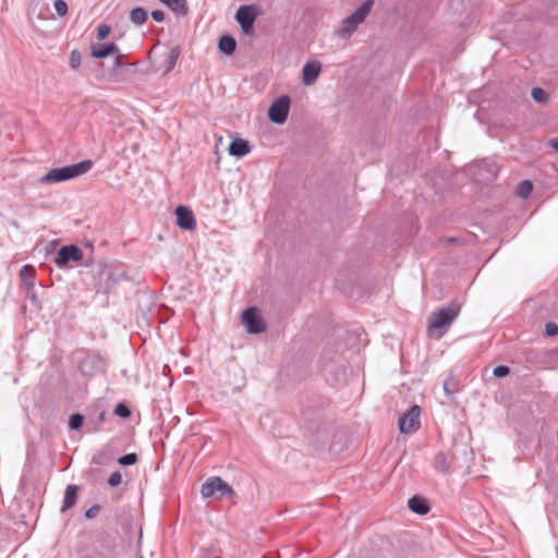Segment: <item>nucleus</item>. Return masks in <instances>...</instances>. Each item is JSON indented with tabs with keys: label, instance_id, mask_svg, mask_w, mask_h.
Wrapping results in <instances>:
<instances>
[{
	"label": "nucleus",
	"instance_id": "obj_21",
	"mask_svg": "<svg viewBox=\"0 0 558 558\" xmlns=\"http://www.w3.org/2000/svg\"><path fill=\"white\" fill-rule=\"evenodd\" d=\"M35 275L36 270L32 265H25L20 270L21 279L29 287L34 288L35 286Z\"/></svg>",
	"mask_w": 558,
	"mask_h": 558
},
{
	"label": "nucleus",
	"instance_id": "obj_32",
	"mask_svg": "<svg viewBox=\"0 0 558 558\" xmlns=\"http://www.w3.org/2000/svg\"><path fill=\"white\" fill-rule=\"evenodd\" d=\"M111 32V26L107 24H100L97 27V39L99 41L105 40Z\"/></svg>",
	"mask_w": 558,
	"mask_h": 558
},
{
	"label": "nucleus",
	"instance_id": "obj_24",
	"mask_svg": "<svg viewBox=\"0 0 558 558\" xmlns=\"http://www.w3.org/2000/svg\"><path fill=\"white\" fill-rule=\"evenodd\" d=\"M449 466L450 464L448 462L447 456L444 452H438L435 456V468L438 471L445 472L449 470Z\"/></svg>",
	"mask_w": 558,
	"mask_h": 558
},
{
	"label": "nucleus",
	"instance_id": "obj_30",
	"mask_svg": "<svg viewBox=\"0 0 558 558\" xmlns=\"http://www.w3.org/2000/svg\"><path fill=\"white\" fill-rule=\"evenodd\" d=\"M53 7H54V10H56V13L59 16L62 17V16L66 15L69 7H68V3L64 0H56L53 2Z\"/></svg>",
	"mask_w": 558,
	"mask_h": 558
},
{
	"label": "nucleus",
	"instance_id": "obj_29",
	"mask_svg": "<svg viewBox=\"0 0 558 558\" xmlns=\"http://www.w3.org/2000/svg\"><path fill=\"white\" fill-rule=\"evenodd\" d=\"M81 61H82L81 52L78 50H72L70 53V60H69L71 69H73V70L78 69L81 65Z\"/></svg>",
	"mask_w": 558,
	"mask_h": 558
},
{
	"label": "nucleus",
	"instance_id": "obj_7",
	"mask_svg": "<svg viewBox=\"0 0 558 558\" xmlns=\"http://www.w3.org/2000/svg\"><path fill=\"white\" fill-rule=\"evenodd\" d=\"M259 11L256 5H241L236 13L235 20L240 24L242 31L246 35H252L254 31V23Z\"/></svg>",
	"mask_w": 558,
	"mask_h": 558
},
{
	"label": "nucleus",
	"instance_id": "obj_16",
	"mask_svg": "<svg viewBox=\"0 0 558 558\" xmlns=\"http://www.w3.org/2000/svg\"><path fill=\"white\" fill-rule=\"evenodd\" d=\"M28 16L36 15L38 20H47L50 15V8L48 3H40L39 1H32L27 9Z\"/></svg>",
	"mask_w": 558,
	"mask_h": 558
},
{
	"label": "nucleus",
	"instance_id": "obj_39",
	"mask_svg": "<svg viewBox=\"0 0 558 558\" xmlns=\"http://www.w3.org/2000/svg\"><path fill=\"white\" fill-rule=\"evenodd\" d=\"M444 391H445V393H446L447 396H451V393H452V392L449 390V388H448V384H447V383H445V384H444Z\"/></svg>",
	"mask_w": 558,
	"mask_h": 558
},
{
	"label": "nucleus",
	"instance_id": "obj_6",
	"mask_svg": "<svg viewBox=\"0 0 558 558\" xmlns=\"http://www.w3.org/2000/svg\"><path fill=\"white\" fill-rule=\"evenodd\" d=\"M216 493L220 497L232 496L234 494L233 488L219 476L208 477L201 487V494L204 498H210Z\"/></svg>",
	"mask_w": 558,
	"mask_h": 558
},
{
	"label": "nucleus",
	"instance_id": "obj_22",
	"mask_svg": "<svg viewBox=\"0 0 558 558\" xmlns=\"http://www.w3.org/2000/svg\"><path fill=\"white\" fill-rule=\"evenodd\" d=\"M179 56H180V50L178 47L172 48L168 52L166 60H165L166 66H165V71H163L166 74L173 70V68L175 66L177 61L179 59Z\"/></svg>",
	"mask_w": 558,
	"mask_h": 558
},
{
	"label": "nucleus",
	"instance_id": "obj_8",
	"mask_svg": "<svg viewBox=\"0 0 558 558\" xmlns=\"http://www.w3.org/2000/svg\"><path fill=\"white\" fill-rule=\"evenodd\" d=\"M242 322L248 333L258 335L266 330V324L257 307H248L242 313Z\"/></svg>",
	"mask_w": 558,
	"mask_h": 558
},
{
	"label": "nucleus",
	"instance_id": "obj_5",
	"mask_svg": "<svg viewBox=\"0 0 558 558\" xmlns=\"http://www.w3.org/2000/svg\"><path fill=\"white\" fill-rule=\"evenodd\" d=\"M93 556L100 558L112 557L116 549L114 537L107 532H98L95 534L90 544Z\"/></svg>",
	"mask_w": 558,
	"mask_h": 558
},
{
	"label": "nucleus",
	"instance_id": "obj_40",
	"mask_svg": "<svg viewBox=\"0 0 558 558\" xmlns=\"http://www.w3.org/2000/svg\"><path fill=\"white\" fill-rule=\"evenodd\" d=\"M90 359L93 360V362H98V363L101 362V359L98 355H93V356H90Z\"/></svg>",
	"mask_w": 558,
	"mask_h": 558
},
{
	"label": "nucleus",
	"instance_id": "obj_27",
	"mask_svg": "<svg viewBox=\"0 0 558 558\" xmlns=\"http://www.w3.org/2000/svg\"><path fill=\"white\" fill-rule=\"evenodd\" d=\"M84 423V416L80 413H74L69 418V427L70 429L77 430L82 427Z\"/></svg>",
	"mask_w": 558,
	"mask_h": 558
},
{
	"label": "nucleus",
	"instance_id": "obj_12",
	"mask_svg": "<svg viewBox=\"0 0 558 558\" xmlns=\"http://www.w3.org/2000/svg\"><path fill=\"white\" fill-rule=\"evenodd\" d=\"M118 54L116 58V64L120 63V49L117 44L108 43L98 46H92V57L95 59H105L110 54Z\"/></svg>",
	"mask_w": 558,
	"mask_h": 558
},
{
	"label": "nucleus",
	"instance_id": "obj_18",
	"mask_svg": "<svg viewBox=\"0 0 558 558\" xmlns=\"http://www.w3.org/2000/svg\"><path fill=\"white\" fill-rule=\"evenodd\" d=\"M159 2L166 5L175 14L185 16L189 13V5L186 0H159Z\"/></svg>",
	"mask_w": 558,
	"mask_h": 558
},
{
	"label": "nucleus",
	"instance_id": "obj_25",
	"mask_svg": "<svg viewBox=\"0 0 558 558\" xmlns=\"http://www.w3.org/2000/svg\"><path fill=\"white\" fill-rule=\"evenodd\" d=\"M531 95H532V98H533L536 102H538V104H545V102H547V101H548V99H549V96H548L547 92H546V90H544V89H543V88H541V87H534V88L532 89Z\"/></svg>",
	"mask_w": 558,
	"mask_h": 558
},
{
	"label": "nucleus",
	"instance_id": "obj_20",
	"mask_svg": "<svg viewBox=\"0 0 558 558\" xmlns=\"http://www.w3.org/2000/svg\"><path fill=\"white\" fill-rule=\"evenodd\" d=\"M147 19H148L147 11L142 7L134 8L130 12V20L136 26L143 25L147 21Z\"/></svg>",
	"mask_w": 558,
	"mask_h": 558
},
{
	"label": "nucleus",
	"instance_id": "obj_3",
	"mask_svg": "<svg viewBox=\"0 0 558 558\" xmlns=\"http://www.w3.org/2000/svg\"><path fill=\"white\" fill-rule=\"evenodd\" d=\"M461 306L457 302H451L448 306L433 312L428 318V326L435 329L448 327L459 315Z\"/></svg>",
	"mask_w": 558,
	"mask_h": 558
},
{
	"label": "nucleus",
	"instance_id": "obj_34",
	"mask_svg": "<svg viewBox=\"0 0 558 558\" xmlns=\"http://www.w3.org/2000/svg\"><path fill=\"white\" fill-rule=\"evenodd\" d=\"M122 483V475L120 473V471H116L113 472L109 478H108V484L111 486V487H117L119 486L120 484Z\"/></svg>",
	"mask_w": 558,
	"mask_h": 558
},
{
	"label": "nucleus",
	"instance_id": "obj_19",
	"mask_svg": "<svg viewBox=\"0 0 558 558\" xmlns=\"http://www.w3.org/2000/svg\"><path fill=\"white\" fill-rule=\"evenodd\" d=\"M218 49L220 52L231 56L236 49V41L231 35H222L218 40Z\"/></svg>",
	"mask_w": 558,
	"mask_h": 558
},
{
	"label": "nucleus",
	"instance_id": "obj_2",
	"mask_svg": "<svg viewBox=\"0 0 558 558\" xmlns=\"http://www.w3.org/2000/svg\"><path fill=\"white\" fill-rule=\"evenodd\" d=\"M373 5L374 0H366L354 12L344 17L337 31L338 36L342 39L351 37V35L357 29L359 25L368 16Z\"/></svg>",
	"mask_w": 558,
	"mask_h": 558
},
{
	"label": "nucleus",
	"instance_id": "obj_10",
	"mask_svg": "<svg viewBox=\"0 0 558 558\" xmlns=\"http://www.w3.org/2000/svg\"><path fill=\"white\" fill-rule=\"evenodd\" d=\"M421 408L413 405L399 420V430L404 434L416 432L420 426Z\"/></svg>",
	"mask_w": 558,
	"mask_h": 558
},
{
	"label": "nucleus",
	"instance_id": "obj_13",
	"mask_svg": "<svg viewBox=\"0 0 558 558\" xmlns=\"http://www.w3.org/2000/svg\"><path fill=\"white\" fill-rule=\"evenodd\" d=\"M322 71V64L317 60L307 61L302 69V83L312 85L316 82Z\"/></svg>",
	"mask_w": 558,
	"mask_h": 558
},
{
	"label": "nucleus",
	"instance_id": "obj_17",
	"mask_svg": "<svg viewBox=\"0 0 558 558\" xmlns=\"http://www.w3.org/2000/svg\"><path fill=\"white\" fill-rule=\"evenodd\" d=\"M77 492H78L77 485L70 484L66 486L65 492H64L62 508H61L62 511L71 509L72 507L75 506L76 500H77Z\"/></svg>",
	"mask_w": 558,
	"mask_h": 558
},
{
	"label": "nucleus",
	"instance_id": "obj_4",
	"mask_svg": "<svg viewBox=\"0 0 558 558\" xmlns=\"http://www.w3.org/2000/svg\"><path fill=\"white\" fill-rule=\"evenodd\" d=\"M84 252L75 244L62 246L56 254L53 262L60 269L72 268L73 263H78L83 259Z\"/></svg>",
	"mask_w": 558,
	"mask_h": 558
},
{
	"label": "nucleus",
	"instance_id": "obj_31",
	"mask_svg": "<svg viewBox=\"0 0 558 558\" xmlns=\"http://www.w3.org/2000/svg\"><path fill=\"white\" fill-rule=\"evenodd\" d=\"M114 283H116L114 276L111 271H109L106 281L100 284V289L105 293H109L111 291V289L113 288Z\"/></svg>",
	"mask_w": 558,
	"mask_h": 558
},
{
	"label": "nucleus",
	"instance_id": "obj_11",
	"mask_svg": "<svg viewBox=\"0 0 558 558\" xmlns=\"http://www.w3.org/2000/svg\"><path fill=\"white\" fill-rule=\"evenodd\" d=\"M177 225L183 230H193L196 227V221L193 211L183 205L175 209Z\"/></svg>",
	"mask_w": 558,
	"mask_h": 558
},
{
	"label": "nucleus",
	"instance_id": "obj_15",
	"mask_svg": "<svg viewBox=\"0 0 558 558\" xmlns=\"http://www.w3.org/2000/svg\"><path fill=\"white\" fill-rule=\"evenodd\" d=\"M250 150V143L243 138L235 137L229 145V154L238 158L244 157Z\"/></svg>",
	"mask_w": 558,
	"mask_h": 558
},
{
	"label": "nucleus",
	"instance_id": "obj_28",
	"mask_svg": "<svg viewBox=\"0 0 558 558\" xmlns=\"http://www.w3.org/2000/svg\"><path fill=\"white\" fill-rule=\"evenodd\" d=\"M113 413L121 418H128L131 416V410L125 403H118Z\"/></svg>",
	"mask_w": 558,
	"mask_h": 558
},
{
	"label": "nucleus",
	"instance_id": "obj_14",
	"mask_svg": "<svg viewBox=\"0 0 558 558\" xmlns=\"http://www.w3.org/2000/svg\"><path fill=\"white\" fill-rule=\"evenodd\" d=\"M408 507L412 512L420 515H425L430 511L428 501L418 495H415L408 500Z\"/></svg>",
	"mask_w": 558,
	"mask_h": 558
},
{
	"label": "nucleus",
	"instance_id": "obj_36",
	"mask_svg": "<svg viewBox=\"0 0 558 558\" xmlns=\"http://www.w3.org/2000/svg\"><path fill=\"white\" fill-rule=\"evenodd\" d=\"M545 333L548 337H554L558 335V325L556 323H547L545 325Z\"/></svg>",
	"mask_w": 558,
	"mask_h": 558
},
{
	"label": "nucleus",
	"instance_id": "obj_35",
	"mask_svg": "<svg viewBox=\"0 0 558 558\" xmlns=\"http://www.w3.org/2000/svg\"><path fill=\"white\" fill-rule=\"evenodd\" d=\"M100 510H101V506L98 505V504H95V505H93L90 508H88L85 511V518L86 519H94V518H96L98 515Z\"/></svg>",
	"mask_w": 558,
	"mask_h": 558
},
{
	"label": "nucleus",
	"instance_id": "obj_1",
	"mask_svg": "<svg viewBox=\"0 0 558 558\" xmlns=\"http://www.w3.org/2000/svg\"><path fill=\"white\" fill-rule=\"evenodd\" d=\"M93 161L87 159L70 166L54 168L48 171L41 179V183H59L85 174L93 168Z\"/></svg>",
	"mask_w": 558,
	"mask_h": 558
},
{
	"label": "nucleus",
	"instance_id": "obj_23",
	"mask_svg": "<svg viewBox=\"0 0 558 558\" xmlns=\"http://www.w3.org/2000/svg\"><path fill=\"white\" fill-rule=\"evenodd\" d=\"M533 190V184L531 181L529 180H523L521 181L517 189H515V194L522 198H526L530 196L531 192Z\"/></svg>",
	"mask_w": 558,
	"mask_h": 558
},
{
	"label": "nucleus",
	"instance_id": "obj_33",
	"mask_svg": "<svg viewBox=\"0 0 558 558\" xmlns=\"http://www.w3.org/2000/svg\"><path fill=\"white\" fill-rule=\"evenodd\" d=\"M510 373V368L507 365H498L494 368L493 374L497 378L506 377Z\"/></svg>",
	"mask_w": 558,
	"mask_h": 558
},
{
	"label": "nucleus",
	"instance_id": "obj_26",
	"mask_svg": "<svg viewBox=\"0 0 558 558\" xmlns=\"http://www.w3.org/2000/svg\"><path fill=\"white\" fill-rule=\"evenodd\" d=\"M138 458L135 452L126 453L118 459V463L122 466H131L137 462Z\"/></svg>",
	"mask_w": 558,
	"mask_h": 558
},
{
	"label": "nucleus",
	"instance_id": "obj_38",
	"mask_svg": "<svg viewBox=\"0 0 558 558\" xmlns=\"http://www.w3.org/2000/svg\"><path fill=\"white\" fill-rule=\"evenodd\" d=\"M550 146L558 151V138L550 140Z\"/></svg>",
	"mask_w": 558,
	"mask_h": 558
},
{
	"label": "nucleus",
	"instance_id": "obj_37",
	"mask_svg": "<svg viewBox=\"0 0 558 558\" xmlns=\"http://www.w3.org/2000/svg\"><path fill=\"white\" fill-rule=\"evenodd\" d=\"M151 19L155 21V22H158V23H161L165 21L166 19V14L163 11L161 10H154L151 12Z\"/></svg>",
	"mask_w": 558,
	"mask_h": 558
},
{
	"label": "nucleus",
	"instance_id": "obj_9",
	"mask_svg": "<svg viewBox=\"0 0 558 558\" xmlns=\"http://www.w3.org/2000/svg\"><path fill=\"white\" fill-rule=\"evenodd\" d=\"M290 110L289 96H281L276 99L268 110V118L276 124H283L287 121Z\"/></svg>",
	"mask_w": 558,
	"mask_h": 558
}]
</instances>
